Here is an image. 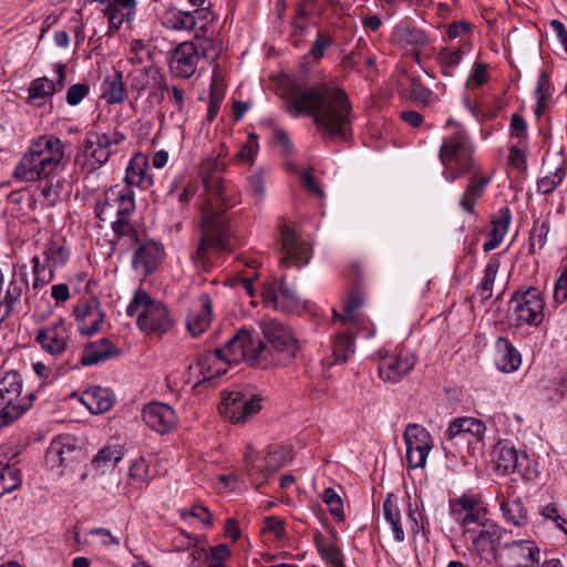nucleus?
<instances>
[{"mask_svg": "<svg viewBox=\"0 0 567 567\" xmlns=\"http://www.w3.org/2000/svg\"><path fill=\"white\" fill-rule=\"evenodd\" d=\"M321 501L337 522L346 519L343 499L332 487H327L321 494Z\"/></svg>", "mask_w": 567, "mask_h": 567, "instance_id": "obj_39", "label": "nucleus"}, {"mask_svg": "<svg viewBox=\"0 0 567 567\" xmlns=\"http://www.w3.org/2000/svg\"><path fill=\"white\" fill-rule=\"evenodd\" d=\"M22 380L17 371L2 377V426L19 419L31 406L27 396H21Z\"/></svg>", "mask_w": 567, "mask_h": 567, "instance_id": "obj_10", "label": "nucleus"}, {"mask_svg": "<svg viewBox=\"0 0 567 567\" xmlns=\"http://www.w3.org/2000/svg\"><path fill=\"white\" fill-rule=\"evenodd\" d=\"M102 12L107 17L112 28L120 29L127 16L120 8L112 7L109 2L103 4Z\"/></svg>", "mask_w": 567, "mask_h": 567, "instance_id": "obj_57", "label": "nucleus"}, {"mask_svg": "<svg viewBox=\"0 0 567 567\" xmlns=\"http://www.w3.org/2000/svg\"><path fill=\"white\" fill-rule=\"evenodd\" d=\"M301 184L303 188L311 195H315L317 197H323V190L321 187L316 183L312 173L310 171H306L301 175Z\"/></svg>", "mask_w": 567, "mask_h": 567, "instance_id": "obj_64", "label": "nucleus"}, {"mask_svg": "<svg viewBox=\"0 0 567 567\" xmlns=\"http://www.w3.org/2000/svg\"><path fill=\"white\" fill-rule=\"evenodd\" d=\"M554 301L558 305L567 300V269H565L555 282Z\"/></svg>", "mask_w": 567, "mask_h": 567, "instance_id": "obj_60", "label": "nucleus"}, {"mask_svg": "<svg viewBox=\"0 0 567 567\" xmlns=\"http://www.w3.org/2000/svg\"><path fill=\"white\" fill-rule=\"evenodd\" d=\"M89 85L84 83H78L71 85L66 93V102L69 105H78L89 93Z\"/></svg>", "mask_w": 567, "mask_h": 567, "instance_id": "obj_58", "label": "nucleus"}, {"mask_svg": "<svg viewBox=\"0 0 567 567\" xmlns=\"http://www.w3.org/2000/svg\"><path fill=\"white\" fill-rule=\"evenodd\" d=\"M102 96L110 104H118L125 100L126 92L121 72L116 71L112 76L105 79Z\"/></svg>", "mask_w": 567, "mask_h": 567, "instance_id": "obj_34", "label": "nucleus"}, {"mask_svg": "<svg viewBox=\"0 0 567 567\" xmlns=\"http://www.w3.org/2000/svg\"><path fill=\"white\" fill-rule=\"evenodd\" d=\"M179 513L183 519L194 517L199 519L206 527H213L212 513L206 506L202 504H195L190 509H182Z\"/></svg>", "mask_w": 567, "mask_h": 567, "instance_id": "obj_53", "label": "nucleus"}, {"mask_svg": "<svg viewBox=\"0 0 567 567\" xmlns=\"http://www.w3.org/2000/svg\"><path fill=\"white\" fill-rule=\"evenodd\" d=\"M128 477L133 484L142 486L150 480L148 465L144 457L135 460L128 470Z\"/></svg>", "mask_w": 567, "mask_h": 567, "instance_id": "obj_49", "label": "nucleus"}, {"mask_svg": "<svg viewBox=\"0 0 567 567\" xmlns=\"http://www.w3.org/2000/svg\"><path fill=\"white\" fill-rule=\"evenodd\" d=\"M117 354L118 349L115 344L111 340L103 338L99 341L91 342L84 348L80 363L84 367L93 365L106 359L116 357Z\"/></svg>", "mask_w": 567, "mask_h": 567, "instance_id": "obj_25", "label": "nucleus"}, {"mask_svg": "<svg viewBox=\"0 0 567 567\" xmlns=\"http://www.w3.org/2000/svg\"><path fill=\"white\" fill-rule=\"evenodd\" d=\"M33 272H34V282L33 288L37 289L40 286L45 285L52 279L53 269L49 268L47 274L45 266L40 265V260L38 257H33Z\"/></svg>", "mask_w": 567, "mask_h": 567, "instance_id": "obj_56", "label": "nucleus"}, {"mask_svg": "<svg viewBox=\"0 0 567 567\" xmlns=\"http://www.w3.org/2000/svg\"><path fill=\"white\" fill-rule=\"evenodd\" d=\"M511 556L516 567H534L539 558V548L529 540L514 542L511 546Z\"/></svg>", "mask_w": 567, "mask_h": 567, "instance_id": "obj_29", "label": "nucleus"}, {"mask_svg": "<svg viewBox=\"0 0 567 567\" xmlns=\"http://www.w3.org/2000/svg\"><path fill=\"white\" fill-rule=\"evenodd\" d=\"M199 31L200 32H197L195 35L196 40L199 42V59H217L223 50V42L205 37L207 31L206 24L199 27Z\"/></svg>", "mask_w": 567, "mask_h": 567, "instance_id": "obj_36", "label": "nucleus"}, {"mask_svg": "<svg viewBox=\"0 0 567 567\" xmlns=\"http://www.w3.org/2000/svg\"><path fill=\"white\" fill-rule=\"evenodd\" d=\"M499 259L497 256H493L484 270V277L480 284L481 297L487 300L493 295V285L496 278V274L499 269Z\"/></svg>", "mask_w": 567, "mask_h": 567, "instance_id": "obj_38", "label": "nucleus"}, {"mask_svg": "<svg viewBox=\"0 0 567 567\" xmlns=\"http://www.w3.org/2000/svg\"><path fill=\"white\" fill-rule=\"evenodd\" d=\"M474 150L468 136L457 132L444 138L440 147V161L444 167V176L453 182L474 171Z\"/></svg>", "mask_w": 567, "mask_h": 567, "instance_id": "obj_7", "label": "nucleus"}, {"mask_svg": "<svg viewBox=\"0 0 567 567\" xmlns=\"http://www.w3.org/2000/svg\"><path fill=\"white\" fill-rule=\"evenodd\" d=\"M21 472L12 466L2 467V494L10 493L21 485Z\"/></svg>", "mask_w": 567, "mask_h": 567, "instance_id": "obj_50", "label": "nucleus"}, {"mask_svg": "<svg viewBox=\"0 0 567 567\" xmlns=\"http://www.w3.org/2000/svg\"><path fill=\"white\" fill-rule=\"evenodd\" d=\"M25 287H27V282L22 278L19 280H12L10 282L7 293H6V297H4V301L7 305L6 316H8L11 312V310L13 309V305L17 301H19V299L22 295V291L24 290Z\"/></svg>", "mask_w": 567, "mask_h": 567, "instance_id": "obj_54", "label": "nucleus"}, {"mask_svg": "<svg viewBox=\"0 0 567 567\" xmlns=\"http://www.w3.org/2000/svg\"><path fill=\"white\" fill-rule=\"evenodd\" d=\"M135 210V196L133 188L127 185H114L104 193L103 200L96 204V216L101 220H109L113 216L127 217Z\"/></svg>", "mask_w": 567, "mask_h": 567, "instance_id": "obj_11", "label": "nucleus"}, {"mask_svg": "<svg viewBox=\"0 0 567 567\" xmlns=\"http://www.w3.org/2000/svg\"><path fill=\"white\" fill-rule=\"evenodd\" d=\"M332 353L334 357V363L346 362L347 359L354 353V339L353 337L346 332L337 336L333 347Z\"/></svg>", "mask_w": 567, "mask_h": 567, "instance_id": "obj_40", "label": "nucleus"}, {"mask_svg": "<svg viewBox=\"0 0 567 567\" xmlns=\"http://www.w3.org/2000/svg\"><path fill=\"white\" fill-rule=\"evenodd\" d=\"M363 299L359 293H352L344 302L343 315H338L333 311L334 318H338L342 323H354L358 320L357 310L362 306Z\"/></svg>", "mask_w": 567, "mask_h": 567, "instance_id": "obj_45", "label": "nucleus"}, {"mask_svg": "<svg viewBox=\"0 0 567 567\" xmlns=\"http://www.w3.org/2000/svg\"><path fill=\"white\" fill-rule=\"evenodd\" d=\"M65 145L55 135H41L33 140L21 157L13 177L20 182L41 181V194L48 205H54L65 186L61 175L64 171Z\"/></svg>", "mask_w": 567, "mask_h": 567, "instance_id": "obj_4", "label": "nucleus"}, {"mask_svg": "<svg viewBox=\"0 0 567 567\" xmlns=\"http://www.w3.org/2000/svg\"><path fill=\"white\" fill-rule=\"evenodd\" d=\"M464 433L482 439L485 433V425L474 417H458L449 425L445 436L451 440Z\"/></svg>", "mask_w": 567, "mask_h": 567, "instance_id": "obj_30", "label": "nucleus"}, {"mask_svg": "<svg viewBox=\"0 0 567 567\" xmlns=\"http://www.w3.org/2000/svg\"><path fill=\"white\" fill-rule=\"evenodd\" d=\"M512 220V213L508 207H502L497 215L492 219V230L491 234L495 235L497 238L503 239L508 230V226Z\"/></svg>", "mask_w": 567, "mask_h": 567, "instance_id": "obj_48", "label": "nucleus"}, {"mask_svg": "<svg viewBox=\"0 0 567 567\" xmlns=\"http://www.w3.org/2000/svg\"><path fill=\"white\" fill-rule=\"evenodd\" d=\"M487 65L485 63H476L467 80V86L478 87L487 81Z\"/></svg>", "mask_w": 567, "mask_h": 567, "instance_id": "obj_59", "label": "nucleus"}, {"mask_svg": "<svg viewBox=\"0 0 567 567\" xmlns=\"http://www.w3.org/2000/svg\"><path fill=\"white\" fill-rule=\"evenodd\" d=\"M209 9H195L193 11L167 10L163 18L165 28L174 31H192L197 27L198 20H208Z\"/></svg>", "mask_w": 567, "mask_h": 567, "instance_id": "obj_20", "label": "nucleus"}, {"mask_svg": "<svg viewBox=\"0 0 567 567\" xmlns=\"http://www.w3.org/2000/svg\"><path fill=\"white\" fill-rule=\"evenodd\" d=\"M416 363L414 353L405 348L395 349L393 352H380L379 377L384 382L396 383L404 379Z\"/></svg>", "mask_w": 567, "mask_h": 567, "instance_id": "obj_13", "label": "nucleus"}, {"mask_svg": "<svg viewBox=\"0 0 567 567\" xmlns=\"http://www.w3.org/2000/svg\"><path fill=\"white\" fill-rule=\"evenodd\" d=\"M265 341L254 337L248 330H239L225 344L214 351H206L198 358L197 365L204 379L225 373L218 363H238L248 361L251 364L287 363L299 350L298 341L290 328L277 320L260 323Z\"/></svg>", "mask_w": 567, "mask_h": 567, "instance_id": "obj_1", "label": "nucleus"}, {"mask_svg": "<svg viewBox=\"0 0 567 567\" xmlns=\"http://www.w3.org/2000/svg\"><path fill=\"white\" fill-rule=\"evenodd\" d=\"M148 164L146 157L138 154L128 163L124 176V185L147 189L153 185V178L148 174Z\"/></svg>", "mask_w": 567, "mask_h": 567, "instance_id": "obj_24", "label": "nucleus"}, {"mask_svg": "<svg viewBox=\"0 0 567 567\" xmlns=\"http://www.w3.org/2000/svg\"><path fill=\"white\" fill-rule=\"evenodd\" d=\"M450 513L464 527V537L477 554L488 559L494 557L501 540V528L486 517V509L475 496L462 495L450 501Z\"/></svg>", "mask_w": 567, "mask_h": 567, "instance_id": "obj_5", "label": "nucleus"}, {"mask_svg": "<svg viewBox=\"0 0 567 567\" xmlns=\"http://www.w3.org/2000/svg\"><path fill=\"white\" fill-rule=\"evenodd\" d=\"M213 316V305L208 295L200 297V309L193 310L189 312L186 319V326L188 331L194 336L198 337L202 334L210 324Z\"/></svg>", "mask_w": 567, "mask_h": 567, "instance_id": "obj_26", "label": "nucleus"}, {"mask_svg": "<svg viewBox=\"0 0 567 567\" xmlns=\"http://www.w3.org/2000/svg\"><path fill=\"white\" fill-rule=\"evenodd\" d=\"M463 58L461 49L443 48L440 50L436 61L442 70L443 75L452 76L454 69L460 64Z\"/></svg>", "mask_w": 567, "mask_h": 567, "instance_id": "obj_37", "label": "nucleus"}, {"mask_svg": "<svg viewBox=\"0 0 567 567\" xmlns=\"http://www.w3.org/2000/svg\"><path fill=\"white\" fill-rule=\"evenodd\" d=\"M264 530L272 533L276 538H282L285 536L284 520L276 516H268L264 520Z\"/></svg>", "mask_w": 567, "mask_h": 567, "instance_id": "obj_62", "label": "nucleus"}, {"mask_svg": "<svg viewBox=\"0 0 567 567\" xmlns=\"http://www.w3.org/2000/svg\"><path fill=\"white\" fill-rule=\"evenodd\" d=\"M198 61V45L192 41H184L172 50L169 70L177 78L189 79L196 72Z\"/></svg>", "mask_w": 567, "mask_h": 567, "instance_id": "obj_16", "label": "nucleus"}, {"mask_svg": "<svg viewBox=\"0 0 567 567\" xmlns=\"http://www.w3.org/2000/svg\"><path fill=\"white\" fill-rule=\"evenodd\" d=\"M225 168L226 163L220 154L208 156L199 165L206 198L200 208V240L193 257L203 269L209 266L210 251L227 248L233 237L225 213L239 203V199L236 187L221 177Z\"/></svg>", "mask_w": 567, "mask_h": 567, "instance_id": "obj_2", "label": "nucleus"}, {"mask_svg": "<svg viewBox=\"0 0 567 567\" xmlns=\"http://www.w3.org/2000/svg\"><path fill=\"white\" fill-rule=\"evenodd\" d=\"M280 241L285 252L280 259L281 266L288 267L290 264H293L297 267H301L309 261L310 254L307 244L287 225L280 227Z\"/></svg>", "mask_w": 567, "mask_h": 567, "instance_id": "obj_17", "label": "nucleus"}, {"mask_svg": "<svg viewBox=\"0 0 567 567\" xmlns=\"http://www.w3.org/2000/svg\"><path fill=\"white\" fill-rule=\"evenodd\" d=\"M549 234V224L547 221L536 220L530 230L529 237V250L535 254L537 250H542L547 241Z\"/></svg>", "mask_w": 567, "mask_h": 567, "instance_id": "obj_44", "label": "nucleus"}, {"mask_svg": "<svg viewBox=\"0 0 567 567\" xmlns=\"http://www.w3.org/2000/svg\"><path fill=\"white\" fill-rule=\"evenodd\" d=\"M112 227L114 233L117 235L118 239H127L130 243H138V237L136 230L128 223L127 217L116 218L112 223Z\"/></svg>", "mask_w": 567, "mask_h": 567, "instance_id": "obj_51", "label": "nucleus"}, {"mask_svg": "<svg viewBox=\"0 0 567 567\" xmlns=\"http://www.w3.org/2000/svg\"><path fill=\"white\" fill-rule=\"evenodd\" d=\"M286 107L292 116H310L324 140H347L352 131V105L344 90L329 84H292Z\"/></svg>", "mask_w": 567, "mask_h": 567, "instance_id": "obj_3", "label": "nucleus"}, {"mask_svg": "<svg viewBox=\"0 0 567 567\" xmlns=\"http://www.w3.org/2000/svg\"><path fill=\"white\" fill-rule=\"evenodd\" d=\"M527 455L518 454L517 450L508 442H499L493 451V461L496 470L503 474L514 473L526 462Z\"/></svg>", "mask_w": 567, "mask_h": 567, "instance_id": "obj_22", "label": "nucleus"}, {"mask_svg": "<svg viewBox=\"0 0 567 567\" xmlns=\"http://www.w3.org/2000/svg\"><path fill=\"white\" fill-rule=\"evenodd\" d=\"M74 454L75 446L72 443V439L69 436H58L50 443L45 452V463L49 467L56 468L72 462Z\"/></svg>", "mask_w": 567, "mask_h": 567, "instance_id": "obj_23", "label": "nucleus"}, {"mask_svg": "<svg viewBox=\"0 0 567 567\" xmlns=\"http://www.w3.org/2000/svg\"><path fill=\"white\" fill-rule=\"evenodd\" d=\"M279 455H281V451L269 450L265 455V464L261 466V471H257V474H265V476L268 477V475L278 471L282 466L278 457Z\"/></svg>", "mask_w": 567, "mask_h": 567, "instance_id": "obj_55", "label": "nucleus"}, {"mask_svg": "<svg viewBox=\"0 0 567 567\" xmlns=\"http://www.w3.org/2000/svg\"><path fill=\"white\" fill-rule=\"evenodd\" d=\"M406 445V462L410 468H423L433 447V439L422 425L410 423L403 433Z\"/></svg>", "mask_w": 567, "mask_h": 567, "instance_id": "obj_14", "label": "nucleus"}, {"mask_svg": "<svg viewBox=\"0 0 567 567\" xmlns=\"http://www.w3.org/2000/svg\"><path fill=\"white\" fill-rule=\"evenodd\" d=\"M333 42V39L329 35H322L320 32H318V37L313 42V45L311 48V54L316 59H321L323 56L324 50L331 45Z\"/></svg>", "mask_w": 567, "mask_h": 567, "instance_id": "obj_63", "label": "nucleus"}, {"mask_svg": "<svg viewBox=\"0 0 567 567\" xmlns=\"http://www.w3.org/2000/svg\"><path fill=\"white\" fill-rule=\"evenodd\" d=\"M126 313L136 316L138 329L147 336L167 333L174 326L173 318L167 306L153 299L146 291L138 290L126 308Z\"/></svg>", "mask_w": 567, "mask_h": 567, "instance_id": "obj_6", "label": "nucleus"}, {"mask_svg": "<svg viewBox=\"0 0 567 567\" xmlns=\"http://www.w3.org/2000/svg\"><path fill=\"white\" fill-rule=\"evenodd\" d=\"M567 165L565 161H561L560 164L555 168V172H551L549 175L542 177L537 182L538 192L543 194H549L556 189L558 185L561 184L564 178L566 177Z\"/></svg>", "mask_w": 567, "mask_h": 567, "instance_id": "obj_41", "label": "nucleus"}, {"mask_svg": "<svg viewBox=\"0 0 567 567\" xmlns=\"http://www.w3.org/2000/svg\"><path fill=\"white\" fill-rule=\"evenodd\" d=\"M383 516L390 523L395 540L402 542L405 536L401 525L398 498L393 494H389L383 503Z\"/></svg>", "mask_w": 567, "mask_h": 567, "instance_id": "obj_32", "label": "nucleus"}, {"mask_svg": "<svg viewBox=\"0 0 567 567\" xmlns=\"http://www.w3.org/2000/svg\"><path fill=\"white\" fill-rule=\"evenodd\" d=\"M553 86L550 83L549 75L546 72H540L537 79V85L535 87V96L537 99L536 114L539 115L548 104L551 96Z\"/></svg>", "mask_w": 567, "mask_h": 567, "instance_id": "obj_43", "label": "nucleus"}, {"mask_svg": "<svg viewBox=\"0 0 567 567\" xmlns=\"http://www.w3.org/2000/svg\"><path fill=\"white\" fill-rule=\"evenodd\" d=\"M45 261L49 268H56L64 265L69 259V250L63 246H56L55 243H50L44 251Z\"/></svg>", "mask_w": 567, "mask_h": 567, "instance_id": "obj_47", "label": "nucleus"}, {"mask_svg": "<svg viewBox=\"0 0 567 567\" xmlns=\"http://www.w3.org/2000/svg\"><path fill=\"white\" fill-rule=\"evenodd\" d=\"M73 315L82 336L91 337L100 332L105 320V312L97 298L91 297L74 307Z\"/></svg>", "mask_w": 567, "mask_h": 567, "instance_id": "obj_15", "label": "nucleus"}, {"mask_svg": "<svg viewBox=\"0 0 567 567\" xmlns=\"http://www.w3.org/2000/svg\"><path fill=\"white\" fill-rule=\"evenodd\" d=\"M261 401L259 395L231 391L223 396L218 410L224 419L237 424L245 423L248 417L260 411Z\"/></svg>", "mask_w": 567, "mask_h": 567, "instance_id": "obj_12", "label": "nucleus"}, {"mask_svg": "<svg viewBox=\"0 0 567 567\" xmlns=\"http://www.w3.org/2000/svg\"><path fill=\"white\" fill-rule=\"evenodd\" d=\"M164 256L163 246L155 241L148 240L136 249L133 256V267L142 270L145 275L152 274Z\"/></svg>", "mask_w": 567, "mask_h": 567, "instance_id": "obj_21", "label": "nucleus"}, {"mask_svg": "<svg viewBox=\"0 0 567 567\" xmlns=\"http://www.w3.org/2000/svg\"><path fill=\"white\" fill-rule=\"evenodd\" d=\"M501 509L507 523L514 526H525L527 524V511L520 498H508L501 503Z\"/></svg>", "mask_w": 567, "mask_h": 567, "instance_id": "obj_33", "label": "nucleus"}, {"mask_svg": "<svg viewBox=\"0 0 567 567\" xmlns=\"http://www.w3.org/2000/svg\"><path fill=\"white\" fill-rule=\"evenodd\" d=\"M402 40L416 51V55L419 54V51L429 43L425 32L419 29H405L402 34Z\"/></svg>", "mask_w": 567, "mask_h": 567, "instance_id": "obj_52", "label": "nucleus"}, {"mask_svg": "<svg viewBox=\"0 0 567 567\" xmlns=\"http://www.w3.org/2000/svg\"><path fill=\"white\" fill-rule=\"evenodd\" d=\"M35 341L45 352L59 355L66 349L69 334L63 322L58 321L40 329L35 336Z\"/></svg>", "mask_w": 567, "mask_h": 567, "instance_id": "obj_19", "label": "nucleus"}, {"mask_svg": "<svg viewBox=\"0 0 567 567\" xmlns=\"http://www.w3.org/2000/svg\"><path fill=\"white\" fill-rule=\"evenodd\" d=\"M142 416L150 429L161 434L168 433L176 425L175 411L165 403L153 402L145 405Z\"/></svg>", "mask_w": 567, "mask_h": 567, "instance_id": "obj_18", "label": "nucleus"}, {"mask_svg": "<svg viewBox=\"0 0 567 567\" xmlns=\"http://www.w3.org/2000/svg\"><path fill=\"white\" fill-rule=\"evenodd\" d=\"M80 401L93 414L104 413L113 406L110 391L101 386H94L85 391Z\"/></svg>", "mask_w": 567, "mask_h": 567, "instance_id": "obj_28", "label": "nucleus"}, {"mask_svg": "<svg viewBox=\"0 0 567 567\" xmlns=\"http://www.w3.org/2000/svg\"><path fill=\"white\" fill-rule=\"evenodd\" d=\"M489 181V176L474 174L461 198V206L465 212L471 213L474 210L476 200L483 195Z\"/></svg>", "mask_w": 567, "mask_h": 567, "instance_id": "obj_31", "label": "nucleus"}, {"mask_svg": "<svg viewBox=\"0 0 567 567\" xmlns=\"http://www.w3.org/2000/svg\"><path fill=\"white\" fill-rule=\"evenodd\" d=\"M509 309L513 311L517 326L538 327L545 317V300L542 292L530 286L514 292L509 301Z\"/></svg>", "mask_w": 567, "mask_h": 567, "instance_id": "obj_8", "label": "nucleus"}, {"mask_svg": "<svg viewBox=\"0 0 567 567\" xmlns=\"http://www.w3.org/2000/svg\"><path fill=\"white\" fill-rule=\"evenodd\" d=\"M123 457V453L116 446H105L93 458L92 465L96 470L104 471L116 465Z\"/></svg>", "mask_w": 567, "mask_h": 567, "instance_id": "obj_42", "label": "nucleus"}, {"mask_svg": "<svg viewBox=\"0 0 567 567\" xmlns=\"http://www.w3.org/2000/svg\"><path fill=\"white\" fill-rule=\"evenodd\" d=\"M317 548L321 558L330 565V567H346L341 550L334 545H328L323 540L317 542Z\"/></svg>", "mask_w": 567, "mask_h": 567, "instance_id": "obj_46", "label": "nucleus"}, {"mask_svg": "<svg viewBox=\"0 0 567 567\" xmlns=\"http://www.w3.org/2000/svg\"><path fill=\"white\" fill-rule=\"evenodd\" d=\"M249 190L252 193L255 197L262 198L266 194V186L264 174L261 171L256 172L249 178Z\"/></svg>", "mask_w": 567, "mask_h": 567, "instance_id": "obj_61", "label": "nucleus"}, {"mask_svg": "<svg viewBox=\"0 0 567 567\" xmlns=\"http://www.w3.org/2000/svg\"><path fill=\"white\" fill-rule=\"evenodd\" d=\"M497 353L495 363L499 371L511 373L516 371L520 363V354L506 338H498L496 341Z\"/></svg>", "mask_w": 567, "mask_h": 567, "instance_id": "obj_27", "label": "nucleus"}, {"mask_svg": "<svg viewBox=\"0 0 567 567\" xmlns=\"http://www.w3.org/2000/svg\"><path fill=\"white\" fill-rule=\"evenodd\" d=\"M28 91L29 100L41 105L56 92V86L48 78H39L31 82Z\"/></svg>", "mask_w": 567, "mask_h": 567, "instance_id": "obj_35", "label": "nucleus"}, {"mask_svg": "<svg viewBox=\"0 0 567 567\" xmlns=\"http://www.w3.org/2000/svg\"><path fill=\"white\" fill-rule=\"evenodd\" d=\"M124 141L125 135L118 131L89 132L84 144V155L89 159L82 164V169L89 174L104 165L114 152V146Z\"/></svg>", "mask_w": 567, "mask_h": 567, "instance_id": "obj_9", "label": "nucleus"}]
</instances>
